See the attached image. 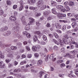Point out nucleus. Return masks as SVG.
I'll return each instance as SVG.
<instances>
[{
  "instance_id": "obj_1",
  "label": "nucleus",
  "mask_w": 78,
  "mask_h": 78,
  "mask_svg": "<svg viewBox=\"0 0 78 78\" xmlns=\"http://www.w3.org/2000/svg\"><path fill=\"white\" fill-rule=\"evenodd\" d=\"M43 3H44V1H43L39 0L38 1L37 4V6H38L39 7H41V9L42 10L45 9H46L47 8L46 5H42Z\"/></svg>"
},
{
  "instance_id": "obj_2",
  "label": "nucleus",
  "mask_w": 78,
  "mask_h": 78,
  "mask_svg": "<svg viewBox=\"0 0 78 78\" xmlns=\"http://www.w3.org/2000/svg\"><path fill=\"white\" fill-rule=\"evenodd\" d=\"M41 48V46L39 45H37V46H33L32 48V50L34 51H36Z\"/></svg>"
},
{
  "instance_id": "obj_3",
  "label": "nucleus",
  "mask_w": 78,
  "mask_h": 78,
  "mask_svg": "<svg viewBox=\"0 0 78 78\" xmlns=\"http://www.w3.org/2000/svg\"><path fill=\"white\" fill-rule=\"evenodd\" d=\"M53 54H48L45 58V59L46 60H47L48 59V57L49 58V59H51V60L52 59H53V55H54Z\"/></svg>"
},
{
  "instance_id": "obj_4",
  "label": "nucleus",
  "mask_w": 78,
  "mask_h": 78,
  "mask_svg": "<svg viewBox=\"0 0 78 78\" xmlns=\"http://www.w3.org/2000/svg\"><path fill=\"white\" fill-rule=\"evenodd\" d=\"M66 15L65 14L59 13L58 16V17L59 19H63L64 17H66Z\"/></svg>"
},
{
  "instance_id": "obj_5",
  "label": "nucleus",
  "mask_w": 78,
  "mask_h": 78,
  "mask_svg": "<svg viewBox=\"0 0 78 78\" xmlns=\"http://www.w3.org/2000/svg\"><path fill=\"white\" fill-rule=\"evenodd\" d=\"M19 30H20V27L19 26L14 27L12 29V30L14 31H19Z\"/></svg>"
},
{
  "instance_id": "obj_6",
  "label": "nucleus",
  "mask_w": 78,
  "mask_h": 78,
  "mask_svg": "<svg viewBox=\"0 0 78 78\" xmlns=\"http://www.w3.org/2000/svg\"><path fill=\"white\" fill-rule=\"evenodd\" d=\"M66 39H67V37L65 36H63L62 38L63 41V42L64 43L67 44L69 43V42L68 41H67V40Z\"/></svg>"
},
{
  "instance_id": "obj_7",
  "label": "nucleus",
  "mask_w": 78,
  "mask_h": 78,
  "mask_svg": "<svg viewBox=\"0 0 78 78\" xmlns=\"http://www.w3.org/2000/svg\"><path fill=\"white\" fill-rule=\"evenodd\" d=\"M29 25H31V24H33L34 23V19L33 18L30 17L29 18Z\"/></svg>"
},
{
  "instance_id": "obj_8",
  "label": "nucleus",
  "mask_w": 78,
  "mask_h": 78,
  "mask_svg": "<svg viewBox=\"0 0 78 78\" xmlns=\"http://www.w3.org/2000/svg\"><path fill=\"white\" fill-rule=\"evenodd\" d=\"M21 20L22 21V23L23 25H27V23L26 22V20L25 19V17L24 16H22L21 18Z\"/></svg>"
},
{
  "instance_id": "obj_9",
  "label": "nucleus",
  "mask_w": 78,
  "mask_h": 78,
  "mask_svg": "<svg viewBox=\"0 0 78 78\" xmlns=\"http://www.w3.org/2000/svg\"><path fill=\"white\" fill-rule=\"evenodd\" d=\"M10 19L12 22H14V21H16V20L17 19L16 17H14V16H12L10 17Z\"/></svg>"
},
{
  "instance_id": "obj_10",
  "label": "nucleus",
  "mask_w": 78,
  "mask_h": 78,
  "mask_svg": "<svg viewBox=\"0 0 78 78\" xmlns=\"http://www.w3.org/2000/svg\"><path fill=\"white\" fill-rule=\"evenodd\" d=\"M34 33L35 34H38V35H39V36H42V33L41 32L39 31H35L34 32Z\"/></svg>"
},
{
  "instance_id": "obj_11",
  "label": "nucleus",
  "mask_w": 78,
  "mask_h": 78,
  "mask_svg": "<svg viewBox=\"0 0 78 78\" xmlns=\"http://www.w3.org/2000/svg\"><path fill=\"white\" fill-rule=\"evenodd\" d=\"M10 34V31H7L6 33H4L3 34V35L4 36L6 37L8 36H9Z\"/></svg>"
},
{
  "instance_id": "obj_12",
  "label": "nucleus",
  "mask_w": 78,
  "mask_h": 78,
  "mask_svg": "<svg viewBox=\"0 0 78 78\" xmlns=\"http://www.w3.org/2000/svg\"><path fill=\"white\" fill-rule=\"evenodd\" d=\"M51 11L52 13H53L54 14H55V15L58 14V13L57 12H56V9H52L51 10Z\"/></svg>"
},
{
  "instance_id": "obj_13",
  "label": "nucleus",
  "mask_w": 78,
  "mask_h": 78,
  "mask_svg": "<svg viewBox=\"0 0 78 78\" xmlns=\"http://www.w3.org/2000/svg\"><path fill=\"white\" fill-rule=\"evenodd\" d=\"M51 3L52 6H56L57 5V3L56 2L51 1Z\"/></svg>"
},
{
  "instance_id": "obj_14",
  "label": "nucleus",
  "mask_w": 78,
  "mask_h": 78,
  "mask_svg": "<svg viewBox=\"0 0 78 78\" xmlns=\"http://www.w3.org/2000/svg\"><path fill=\"white\" fill-rule=\"evenodd\" d=\"M55 26L56 27V28L57 29L59 28V29H60L61 28V25H60L59 24H55Z\"/></svg>"
},
{
  "instance_id": "obj_15",
  "label": "nucleus",
  "mask_w": 78,
  "mask_h": 78,
  "mask_svg": "<svg viewBox=\"0 0 78 78\" xmlns=\"http://www.w3.org/2000/svg\"><path fill=\"white\" fill-rule=\"evenodd\" d=\"M64 8L66 11H69L70 10V8L68 5L64 6Z\"/></svg>"
},
{
  "instance_id": "obj_16",
  "label": "nucleus",
  "mask_w": 78,
  "mask_h": 78,
  "mask_svg": "<svg viewBox=\"0 0 78 78\" xmlns=\"http://www.w3.org/2000/svg\"><path fill=\"white\" fill-rule=\"evenodd\" d=\"M41 15V13H37V12H36L35 14V16L36 17H39Z\"/></svg>"
},
{
  "instance_id": "obj_17",
  "label": "nucleus",
  "mask_w": 78,
  "mask_h": 78,
  "mask_svg": "<svg viewBox=\"0 0 78 78\" xmlns=\"http://www.w3.org/2000/svg\"><path fill=\"white\" fill-rule=\"evenodd\" d=\"M56 8L57 9H61L63 8V6L62 5H57Z\"/></svg>"
},
{
  "instance_id": "obj_18",
  "label": "nucleus",
  "mask_w": 78,
  "mask_h": 78,
  "mask_svg": "<svg viewBox=\"0 0 78 78\" xmlns=\"http://www.w3.org/2000/svg\"><path fill=\"white\" fill-rule=\"evenodd\" d=\"M33 39L34 42H36V41L37 40V37L36 35H34L33 37Z\"/></svg>"
},
{
  "instance_id": "obj_19",
  "label": "nucleus",
  "mask_w": 78,
  "mask_h": 78,
  "mask_svg": "<svg viewBox=\"0 0 78 78\" xmlns=\"http://www.w3.org/2000/svg\"><path fill=\"white\" fill-rule=\"evenodd\" d=\"M29 9H33V10H37V7H33L30 6L29 7Z\"/></svg>"
},
{
  "instance_id": "obj_20",
  "label": "nucleus",
  "mask_w": 78,
  "mask_h": 78,
  "mask_svg": "<svg viewBox=\"0 0 78 78\" xmlns=\"http://www.w3.org/2000/svg\"><path fill=\"white\" fill-rule=\"evenodd\" d=\"M69 6H72L75 5V3L74 2L72 1L69 2Z\"/></svg>"
},
{
  "instance_id": "obj_21",
  "label": "nucleus",
  "mask_w": 78,
  "mask_h": 78,
  "mask_svg": "<svg viewBox=\"0 0 78 78\" xmlns=\"http://www.w3.org/2000/svg\"><path fill=\"white\" fill-rule=\"evenodd\" d=\"M53 42H54L55 44H57V45H59V42L58 41H57L55 39H53L52 40Z\"/></svg>"
},
{
  "instance_id": "obj_22",
  "label": "nucleus",
  "mask_w": 78,
  "mask_h": 78,
  "mask_svg": "<svg viewBox=\"0 0 78 78\" xmlns=\"http://www.w3.org/2000/svg\"><path fill=\"white\" fill-rule=\"evenodd\" d=\"M10 48L11 50H16L17 48L16 46H11Z\"/></svg>"
},
{
  "instance_id": "obj_23",
  "label": "nucleus",
  "mask_w": 78,
  "mask_h": 78,
  "mask_svg": "<svg viewBox=\"0 0 78 78\" xmlns=\"http://www.w3.org/2000/svg\"><path fill=\"white\" fill-rule=\"evenodd\" d=\"M59 44L61 45L62 47H63L64 45V42L62 41H60L59 42Z\"/></svg>"
},
{
  "instance_id": "obj_24",
  "label": "nucleus",
  "mask_w": 78,
  "mask_h": 78,
  "mask_svg": "<svg viewBox=\"0 0 78 78\" xmlns=\"http://www.w3.org/2000/svg\"><path fill=\"white\" fill-rule=\"evenodd\" d=\"M42 63V60H40L38 61L37 64L39 65V66H40V65H41Z\"/></svg>"
},
{
  "instance_id": "obj_25",
  "label": "nucleus",
  "mask_w": 78,
  "mask_h": 78,
  "mask_svg": "<svg viewBox=\"0 0 78 78\" xmlns=\"http://www.w3.org/2000/svg\"><path fill=\"white\" fill-rule=\"evenodd\" d=\"M44 73V72L42 71H41L40 72L39 76L40 78H42V74H43Z\"/></svg>"
},
{
  "instance_id": "obj_26",
  "label": "nucleus",
  "mask_w": 78,
  "mask_h": 78,
  "mask_svg": "<svg viewBox=\"0 0 78 78\" xmlns=\"http://www.w3.org/2000/svg\"><path fill=\"white\" fill-rule=\"evenodd\" d=\"M23 9V5L20 6L19 8V11H22V10Z\"/></svg>"
},
{
  "instance_id": "obj_27",
  "label": "nucleus",
  "mask_w": 78,
  "mask_h": 78,
  "mask_svg": "<svg viewBox=\"0 0 78 78\" xmlns=\"http://www.w3.org/2000/svg\"><path fill=\"white\" fill-rule=\"evenodd\" d=\"M4 57L5 56L2 55V51H0V58H4Z\"/></svg>"
},
{
  "instance_id": "obj_28",
  "label": "nucleus",
  "mask_w": 78,
  "mask_h": 78,
  "mask_svg": "<svg viewBox=\"0 0 78 78\" xmlns=\"http://www.w3.org/2000/svg\"><path fill=\"white\" fill-rule=\"evenodd\" d=\"M30 27L29 26H27L24 29L25 30H27V31L28 30H30Z\"/></svg>"
},
{
  "instance_id": "obj_29",
  "label": "nucleus",
  "mask_w": 78,
  "mask_h": 78,
  "mask_svg": "<svg viewBox=\"0 0 78 78\" xmlns=\"http://www.w3.org/2000/svg\"><path fill=\"white\" fill-rule=\"evenodd\" d=\"M26 48L27 51H30V47L29 46H26L25 47Z\"/></svg>"
},
{
  "instance_id": "obj_30",
  "label": "nucleus",
  "mask_w": 78,
  "mask_h": 78,
  "mask_svg": "<svg viewBox=\"0 0 78 78\" xmlns=\"http://www.w3.org/2000/svg\"><path fill=\"white\" fill-rule=\"evenodd\" d=\"M53 35L56 38H58V35L56 33L53 34Z\"/></svg>"
},
{
  "instance_id": "obj_31",
  "label": "nucleus",
  "mask_w": 78,
  "mask_h": 78,
  "mask_svg": "<svg viewBox=\"0 0 78 78\" xmlns=\"http://www.w3.org/2000/svg\"><path fill=\"white\" fill-rule=\"evenodd\" d=\"M65 50V48H62L61 49V51H62V53H65V52H66V51Z\"/></svg>"
},
{
  "instance_id": "obj_32",
  "label": "nucleus",
  "mask_w": 78,
  "mask_h": 78,
  "mask_svg": "<svg viewBox=\"0 0 78 78\" xmlns=\"http://www.w3.org/2000/svg\"><path fill=\"white\" fill-rule=\"evenodd\" d=\"M39 44H40L41 45H45L46 43L44 41H41L39 43Z\"/></svg>"
},
{
  "instance_id": "obj_33",
  "label": "nucleus",
  "mask_w": 78,
  "mask_h": 78,
  "mask_svg": "<svg viewBox=\"0 0 78 78\" xmlns=\"http://www.w3.org/2000/svg\"><path fill=\"white\" fill-rule=\"evenodd\" d=\"M26 36L28 38H30V37H31V35H30V34L29 33H27V34H26Z\"/></svg>"
},
{
  "instance_id": "obj_34",
  "label": "nucleus",
  "mask_w": 78,
  "mask_h": 78,
  "mask_svg": "<svg viewBox=\"0 0 78 78\" xmlns=\"http://www.w3.org/2000/svg\"><path fill=\"white\" fill-rule=\"evenodd\" d=\"M27 63V61H23L20 63L21 65H23L24 64H26Z\"/></svg>"
},
{
  "instance_id": "obj_35",
  "label": "nucleus",
  "mask_w": 78,
  "mask_h": 78,
  "mask_svg": "<svg viewBox=\"0 0 78 78\" xmlns=\"http://www.w3.org/2000/svg\"><path fill=\"white\" fill-rule=\"evenodd\" d=\"M43 39L44 41H46L47 40V37L45 35H43Z\"/></svg>"
},
{
  "instance_id": "obj_36",
  "label": "nucleus",
  "mask_w": 78,
  "mask_h": 78,
  "mask_svg": "<svg viewBox=\"0 0 78 78\" xmlns=\"http://www.w3.org/2000/svg\"><path fill=\"white\" fill-rule=\"evenodd\" d=\"M15 36L18 37V38H20V37L21 36L20 34H15Z\"/></svg>"
},
{
  "instance_id": "obj_37",
  "label": "nucleus",
  "mask_w": 78,
  "mask_h": 78,
  "mask_svg": "<svg viewBox=\"0 0 78 78\" xmlns=\"http://www.w3.org/2000/svg\"><path fill=\"white\" fill-rule=\"evenodd\" d=\"M60 66L61 67H65L66 65L64 63H62L61 64H60Z\"/></svg>"
},
{
  "instance_id": "obj_38",
  "label": "nucleus",
  "mask_w": 78,
  "mask_h": 78,
  "mask_svg": "<svg viewBox=\"0 0 78 78\" xmlns=\"http://www.w3.org/2000/svg\"><path fill=\"white\" fill-rule=\"evenodd\" d=\"M17 7V5H14L13 6V9H16Z\"/></svg>"
},
{
  "instance_id": "obj_39",
  "label": "nucleus",
  "mask_w": 78,
  "mask_h": 78,
  "mask_svg": "<svg viewBox=\"0 0 78 78\" xmlns=\"http://www.w3.org/2000/svg\"><path fill=\"white\" fill-rule=\"evenodd\" d=\"M62 29L63 31H64V30H65L66 29V26H63V27H62Z\"/></svg>"
},
{
  "instance_id": "obj_40",
  "label": "nucleus",
  "mask_w": 78,
  "mask_h": 78,
  "mask_svg": "<svg viewBox=\"0 0 78 78\" xmlns=\"http://www.w3.org/2000/svg\"><path fill=\"white\" fill-rule=\"evenodd\" d=\"M71 55L70 54H69V53H67L66 54L65 56L66 57H68L69 58H70Z\"/></svg>"
},
{
  "instance_id": "obj_41",
  "label": "nucleus",
  "mask_w": 78,
  "mask_h": 78,
  "mask_svg": "<svg viewBox=\"0 0 78 78\" xmlns=\"http://www.w3.org/2000/svg\"><path fill=\"white\" fill-rule=\"evenodd\" d=\"M69 5V3L68 2H65L64 3V6H67V5Z\"/></svg>"
},
{
  "instance_id": "obj_42",
  "label": "nucleus",
  "mask_w": 78,
  "mask_h": 78,
  "mask_svg": "<svg viewBox=\"0 0 78 78\" xmlns=\"http://www.w3.org/2000/svg\"><path fill=\"white\" fill-rule=\"evenodd\" d=\"M63 62V60H59L57 61V63H58V64H60V63H62Z\"/></svg>"
},
{
  "instance_id": "obj_43",
  "label": "nucleus",
  "mask_w": 78,
  "mask_h": 78,
  "mask_svg": "<svg viewBox=\"0 0 78 78\" xmlns=\"http://www.w3.org/2000/svg\"><path fill=\"white\" fill-rule=\"evenodd\" d=\"M28 33H27V31H23V35H26Z\"/></svg>"
},
{
  "instance_id": "obj_44",
  "label": "nucleus",
  "mask_w": 78,
  "mask_h": 78,
  "mask_svg": "<svg viewBox=\"0 0 78 78\" xmlns=\"http://www.w3.org/2000/svg\"><path fill=\"white\" fill-rule=\"evenodd\" d=\"M51 27V25H50V23H48L46 24V27H47V28H50Z\"/></svg>"
},
{
  "instance_id": "obj_45",
  "label": "nucleus",
  "mask_w": 78,
  "mask_h": 78,
  "mask_svg": "<svg viewBox=\"0 0 78 78\" xmlns=\"http://www.w3.org/2000/svg\"><path fill=\"white\" fill-rule=\"evenodd\" d=\"M3 14V11L2 9L0 10V16H2Z\"/></svg>"
},
{
  "instance_id": "obj_46",
  "label": "nucleus",
  "mask_w": 78,
  "mask_h": 78,
  "mask_svg": "<svg viewBox=\"0 0 78 78\" xmlns=\"http://www.w3.org/2000/svg\"><path fill=\"white\" fill-rule=\"evenodd\" d=\"M68 76H69L70 78H72V77H73V75H72V74L71 73L68 74Z\"/></svg>"
},
{
  "instance_id": "obj_47",
  "label": "nucleus",
  "mask_w": 78,
  "mask_h": 78,
  "mask_svg": "<svg viewBox=\"0 0 78 78\" xmlns=\"http://www.w3.org/2000/svg\"><path fill=\"white\" fill-rule=\"evenodd\" d=\"M14 14L15 16H17L18 15L17 12L16 11H14Z\"/></svg>"
},
{
  "instance_id": "obj_48",
  "label": "nucleus",
  "mask_w": 78,
  "mask_h": 78,
  "mask_svg": "<svg viewBox=\"0 0 78 78\" xmlns=\"http://www.w3.org/2000/svg\"><path fill=\"white\" fill-rule=\"evenodd\" d=\"M66 9H62L61 10V12H64L65 11H66Z\"/></svg>"
},
{
  "instance_id": "obj_49",
  "label": "nucleus",
  "mask_w": 78,
  "mask_h": 78,
  "mask_svg": "<svg viewBox=\"0 0 78 78\" xmlns=\"http://www.w3.org/2000/svg\"><path fill=\"white\" fill-rule=\"evenodd\" d=\"M0 76L1 78H3L5 77V76H6V74H5L4 75H3L2 76L0 75Z\"/></svg>"
},
{
  "instance_id": "obj_50",
  "label": "nucleus",
  "mask_w": 78,
  "mask_h": 78,
  "mask_svg": "<svg viewBox=\"0 0 78 78\" xmlns=\"http://www.w3.org/2000/svg\"><path fill=\"white\" fill-rule=\"evenodd\" d=\"M67 15L68 16H69V17H72V14L71 13H67Z\"/></svg>"
},
{
  "instance_id": "obj_51",
  "label": "nucleus",
  "mask_w": 78,
  "mask_h": 78,
  "mask_svg": "<svg viewBox=\"0 0 78 78\" xmlns=\"http://www.w3.org/2000/svg\"><path fill=\"white\" fill-rule=\"evenodd\" d=\"M5 66V64L4 63H2V66H1V69H3V67H4Z\"/></svg>"
},
{
  "instance_id": "obj_52",
  "label": "nucleus",
  "mask_w": 78,
  "mask_h": 78,
  "mask_svg": "<svg viewBox=\"0 0 78 78\" xmlns=\"http://www.w3.org/2000/svg\"><path fill=\"white\" fill-rule=\"evenodd\" d=\"M25 51V49H21L20 50V51L21 53H23Z\"/></svg>"
},
{
  "instance_id": "obj_53",
  "label": "nucleus",
  "mask_w": 78,
  "mask_h": 78,
  "mask_svg": "<svg viewBox=\"0 0 78 78\" xmlns=\"http://www.w3.org/2000/svg\"><path fill=\"white\" fill-rule=\"evenodd\" d=\"M56 31L58 33H62V31L59 30H56Z\"/></svg>"
},
{
  "instance_id": "obj_54",
  "label": "nucleus",
  "mask_w": 78,
  "mask_h": 78,
  "mask_svg": "<svg viewBox=\"0 0 78 78\" xmlns=\"http://www.w3.org/2000/svg\"><path fill=\"white\" fill-rule=\"evenodd\" d=\"M34 56H35V57H39V54H38L37 53H35L34 54Z\"/></svg>"
},
{
  "instance_id": "obj_55",
  "label": "nucleus",
  "mask_w": 78,
  "mask_h": 78,
  "mask_svg": "<svg viewBox=\"0 0 78 78\" xmlns=\"http://www.w3.org/2000/svg\"><path fill=\"white\" fill-rule=\"evenodd\" d=\"M14 64L15 65V66H16V65L18 64V62H17L16 61H15L14 62Z\"/></svg>"
},
{
  "instance_id": "obj_56",
  "label": "nucleus",
  "mask_w": 78,
  "mask_h": 78,
  "mask_svg": "<svg viewBox=\"0 0 78 78\" xmlns=\"http://www.w3.org/2000/svg\"><path fill=\"white\" fill-rule=\"evenodd\" d=\"M30 1H31V3H35L36 2V0H30Z\"/></svg>"
},
{
  "instance_id": "obj_57",
  "label": "nucleus",
  "mask_w": 78,
  "mask_h": 78,
  "mask_svg": "<svg viewBox=\"0 0 78 78\" xmlns=\"http://www.w3.org/2000/svg\"><path fill=\"white\" fill-rule=\"evenodd\" d=\"M74 17L76 19L78 20V15H76L74 16Z\"/></svg>"
},
{
  "instance_id": "obj_58",
  "label": "nucleus",
  "mask_w": 78,
  "mask_h": 78,
  "mask_svg": "<svg viewBox=\"0 0 78 78\" xmlns=\"http://www.w3.org/2000/svg\"><path fill=\"white\" fill-rule=\"evenodd\" d=\"M5 61L6 63H8V62H9V61H10V60L8 59H7L5 60Z\"/></svg>"
},
{
  "instance_id": "obj_59",
  "label": "nucleus",
  "mask_w": 78,
  "mask_h": 78,
  "mask_svg": "<svg viewBox=\"0 0 78 78\" xmlns=\"http://www.w3.org/2000/svg\"><path fill=\"white\" fill-rule=\"evenodd\" d=\"M73 28H75L76 27V25L74 24L73 23L72 24Z\"/></svg>"
},
{
  "instance_id": "obj_60",
  "label": "nucleus",
  "mask_w": 78,
  "mask_h": 78,
  "mask_svg": "<svg viewBox=\"0 0 78 78\" xmlns=\"http://www.w3.org/2000/svg\"><path fill=\"white\" fill-rule=\"evenodd\" d=\"M0 31H5V29H4V27H3V28H1Z\"/></svg>"
},
{
  "instance_id": "obj_61",
  "label": "nucleus",
  "mask_w": 78,
  "mask_h": 78,
  "mask_svg": "<svg viewBox=\"0 0 78 78\" xmlns=\"http://www.w3.org/2000/svg\"><path fill=\"white\" fill-rule=\"evenodd\" d=\"M27 58H30L31 57V54H28L27 56Z\"/></svg>"
},
{
  "instance_id": "obj_62",
  "label": "nucleus",
  "mask_w": 78,
  "mask_h": 78,
  "mask_svg": "<svg viewBox=\"0 0 78 78\" xmlns=\"http://www.w3.org/2000/svg\"><path fill=\"white\" fill-rule=\"evenodd\" d=\"M62 22H63L64 23H67V20H62Z\"/></svg>"
},
{
  "instance_id": "obj_63",
  "label": "nucleus",
  "mask_w": 78,
  "mask_h": 78,
  "mask_svg": "<svg viewBox=\"0 0 78 78\" xmlns=\"http://www.w3.org/2000/svg\"><path fill=\"white\" fill-rule=\"evenodd\" d=\"M71 22H73V21H74V20L75 21H76V20H75V19L74 18H71Z\"/></svg>"
},
{
  "instance_id": "obj_64",
  "label": "nucleus",
  "mask_w": 78,
  "mask_h": 78,
  "mask_svg": "<svg viewBox=\"0 0 78 78\" xmlns=\"http://www.w3.org/2000/svg\"><path fill=\"white\" fill-rule=\"evenodd\" d=\"M54 48L55 50H57L58 49V47L56 46H55L54 47Z\"/></svg>"
}]
</instances>
